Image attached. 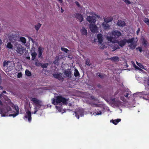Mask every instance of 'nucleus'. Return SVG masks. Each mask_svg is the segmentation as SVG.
<instances>
[{
	"mask_svg": "<svg viewBox=\"0 0 149 149\" xmlns=\"http://www.w3.org/2000/svg\"><path fill=\"white\" fill-rule=\"evenodd\" d=\"M140 31V29L139 28L138 29V30L137 31H136V33L137 34H138L139 33V32Z\"/></svg>",
	"mask_w": 149,
	"mask_h": 149,
	"instance_id": "54",
	"label": "nucleus"
},
{
	"mask_svg": "<svg viewBox=\"0 0 149 149\" xmlns=\"http://www.w3.org/2000/svg\"><path fill=\"white\" fill-rule=\"evenodd\" d=\"M75 3L77 5L78 7H80V5L79 4V2L78 1H75Z\"/></svg>",
	"mask_w": 149,
	"mask_h": 149,
	"instance_id": "49",
	"label": "nucleus"
},
{
	"mask_svg": "<svg viewBox=\"0 0 149 149\" xmlns=\"http://www.w3.org/2000/svg\"><path fill=\"white\" fill-rule=\"evenodd\" d=\"M2 92L1 94H0V98H1L2 97H3V96H5Z\"/></svg>",
	"mask_w": 149,
	"mask_h": 149,
	"instance_id": "51",
	"label": "nucleus"
},
{
	"mask_svg": "<svg viewBox=\"0 0 149 149\" xmlns=\"http://www.w3.org/2000/svg\"><path fill=\"white\" fill-rule=\"evenodd\" d=\"M119 47L118 45H115L113 47L112 52H114L117 49L119 48Z\"/></svg>",
	"mask_w": 149,
	"mask_h": 149,
	"instance_id": "31",
	"label": "nucleus"
},
{
	"mask_svg": "<svg viewBox=\"0 0 149 149\" xmlns=\"http://www.w3.org/2000/svg\"><path fill=\"white\" fill-rule=\"evenodd\" d=\"M0 111L1 112V116L3 117L8 116L9 111H11V109L9 106H7L4 108L1 109L0 107Z\"/></svg>",
	"mask_w": 149,
	"mask_h": 149,
	"instance_id": "3",
	"label": "nucleus"
},
{
	"mask_svg": "<svg viewBox=\"0 0 149 149\" xmlns=\"http://www.w3.org/2000/svg\"><path fill=\"white\" fill-rule=\"evenodd\" d=\"M19 113H13L9 115V116H13V117H15L19 114Z\"/></svg>",
	"mask_w": 149,
	"mask_h": 149,
	"instance_id": "39",
	"label": "nucleus"
},
{
	"mask_svg": "<svg viewBox=\"0 0 149 149\" xmlns=\"http://www.w3.org/2000/svg\"><path fill=\"white\" fill-rule=\"evenodd\" d=\"M135 68L136 69H137V70H140V71H141L142 70L140 68L138 67V66H135Z\"/></svg>",
	"mask_w": 149,
	"mask_h": 149,
	"instance_id": "48",
	"label": "nucleus"
},
{
	"mask_svg": "<svg viewBox=\"0 0 149 149\" xmlns=\"http://www.w3.org/2000/svg\"><path fill=\"white\" fill-rule=\"evenodd\" d=\"M31 55L32 57V60H33L36 58V56L37 55V53L34 52H32L31 53Z\"/></svg>",
	"mask_w": 149,
	"mask_h": 149,
	"instance_id": "23",
	"label": "nucleus"
},
{
	"mask_svg": "<svg viewBox=\"0 0 149 149\" xmlns=\"http://www.w3.org/2000/svg\"><path fill=\"white\" fill-rule=\"evenodd\" d=\"M20 41L23 43H25L26 42V40L24 37H21L20 38Z\"/></svg>",
	"mask_w": 149,
	"mask_h": 149,
	"instance_id": "32",
	"label": "nucleus"
},
{
	"mask_svg": "<svg viewBox=\"0 0 149 149\" xmlns=\"http://www.w3.org/2000/svg\"><path fill=\"white\" fill-rule=\"evenodd\" d=\"M26 58H27V59H29V60H30V57L29 56L28 57H26Z\"/></svg>",
	"mask_w": 149,
	"mask_h": 149,
	"instance_id": "61",
	"label": "nucleus"
},
{
	"mask_svg": "<svg viewBox=\"0 0 149 149\" xmlns=\"http://www.w3.org/2000/svg\"><path fill=\"white\" fill-rule=\"evenodd\" d=\"M22 74L21 72H19L18 73L17 75V77L18 78H20V77H22Z\"/></svg>",
	"mask_w": 149,
	"mask_h": 149,
	"instance_id": "44",
	"label": "nucleus"
},
{
	"mask_svg": "<svg viewBox=\"0 0 149 149\" xmlns=\"http://www.w3.org/2000/svg\"><path fill=\"white\" fill-rule=\"evenodd\" d=\"M25 74L28 77L31 76V72L27 69L25 71Z\"/></svg>",
	"mask_w": 149,
	"mask_h": 149,
	"instance_id": "24",
	"label": "nucleus"
},
{
	"mask_svg": "<svg viewBox=\"0 0 149 149\" xmlns=\"http://www.w3.org/2000/svg\"><path fill=\"white\" fill-rule=\"evenodd\" d=\"M104 22L108 23L111 22L113 20V18L112 17H105L104 18Z\"/></svg>",
	"mask_w": 149,
	"mask_h": 149,
	"instance_id": "18",
	"label": "nucleus"
},
{
	"mask_svg": "<svg viewBox=\"0 0 149 149\" xmlns=\"http://www.w3.org/2000/svg\"><path fill=\"white\" fill-rule=\"evenodd\" d=\"M2 93H5V94H6V93H6V91H3Z\"/></svg>",
	"mask_w": 149,
	"mask_h": 149,
	"instance_id": "60",
	"label": "nucleus"
},
{
	"mask_svg": "<svg viewBox=\"0 0 149 149\" xmlns=\"http://www.w3.org/2000/svg\"><path fill=\"white\" fill-rule=\"evenodd\" d=\"M109 59L115 62L118 61L119 60V58L116 56H114L113 57L109 58Z\"/></svg>",
	"mask_w": 149,
	"mask_h": 149,
	"instance_id": "21",
	"label": "nucleus"
},
{
	"mask_svg": "<svg viewBox=\"0 0 149 149\" xmlns=\"http://www.w3.org/2000/svg\"><path fill=\"white\" fill-rule=\"evenodd\" d=\"M117 24L119 26L123 27L125 24L124 21L122 20H118L117 23Z\"/></svg>",
	"mask_w": 149,
	"mask_h": 149,
	"instance_id": "15",
	"label": "nucleus"
},
{
	"mask_svg": "<svg viewBox=\"0 0 149 149\" xmlns=\"http://www.w3.org/2000/svg\"><path fill=\"white\" fill-rule=\"evenodd\" d=\"M52 104L54 105H57L58 103L61 102L63 103V104L67 105L68 104V99L63 97L61 96H57L56 99H53L52 100Z\"/></svg>",
	"mask_w": 149,
	"mask_h": 149,
	"instance_id": "2",
	"label": "nucleus"
},
{
	"mask_svg": "<svg viewBox=\"0 0 149 149\" xmlns=\"http://www.w3.org/2000/svg\"><path fill=\"white\" fill-rule=\"evenodd\" d=\"M31 100L33 102L36 104H39L40 103H42L41 101L39 100L38 99L35 98L31 97Z\"/></svg>",
	"mask_w": 149,
	"mask_h": 149,
	"instance_id": "16",
	"label": "nucleus"
},
{
	"mask_svg": "<svg viewBox=\"0 0 149 149\" xmlns=\"http://www.w3.org/2000/svg\"><path fill=\"white\" fill-rule=\"evenodd\" d=\"M72 104L71 103H69V104H68V106H72Z\"/></svg>",
	"mask_w": 149,
	"mask_h": 149,
	"instance_id": "59",
	"label": "nucleus"
},
{
	"mask_svg": "<svg viewBox=\"0 0 149 149\" xmlns=\"http://www.w3.org/2000/svg\"><path fill=\"white\" fill-rule=\"evenodd\" d=\"M74 16L77 18V19L81 23L83 21V17L81 14L75 13Z\"/></svg>",
	"mask_w": 149,
	"mask_h": 149,
	"instance_id": "10",
	"label": "nucleus"
},
{
	"mask_svg": "<svg viewBox=\"0 0 149 149\" xmlns=\"http://www.w3.org/2000/svg\"><path fill=\"white\" fill-rule=\"evenodd\" d=\"M42 103H40L39 104H36V107L37 108L39 109L40 108L41 106L42 105Z\"/></svg>",
	"mask_w": 149,
	"mask_h": 149,
	"instance_id": "40",
	"label": "nucleus"
},
{
	"mask_svg": "<svg viewBox=\"0 0 149 149\" xmlns=\"http://www.w3.org/2000/svg\"><path fill=\"white\" fill-rule=\"evenodd\" d=\"M6 46L7 48L9 49H12L13 47V45L10 42L7 43Z\"/></svg>",
	"mask_w": 149,
	"mask_h": 149,
	"instance_id": "28",
	"label": "nucleus"
},
{
	"mask_svg": "<svg viewBox=\"0 0 149 149\" xmlns=\"http://www.w3.org/2000/svg\"><path fill=\"white\" fill-rule=\"evenodd\" d=\"M74 113L75 116L79 119V116L82 117L84 115V111L82 109L78 108L75 109Z\"/></svg>",
	"mask_w": 149,
	"mask_h": 149,
	"instance_id": "4",
	"label": "nucleus"
},
{
	"mask_svg": "<svg viewBox=\"0 0 149 149\" xmlns=\"http://www.w3.org/2000/svg\"><path fill=\"white\" fill-rule=\"evenodd\" d=\"M37 110H35L34 111V112H33V114H36V113L37 112Z\"/></svg>",
	"mask_w": 149,
	"mask_h": 149,
	"instance_id": "57",
	"label": "nucleus"
},
{
	"mask_svg": "<svg viewBox=\"0 0 149 149\" xmlns=\"http://www.w3.org/2000/svg\"><path fill=\"white\" fill-rule=\"evenodd\" d=\"M121 120L120 119H118L114 120L112 119L110 120V122L116 125L118 123L120 122Z\"/></svg>",
	"mask_w": 149,
	"mask_h": 149,
	"instance_id": "17",
	"label": "nucleus"
},
{
	"mask_svg": "<svg viewBox=\"0 0 149 149\" xmlns=\"http://www.w3.org/2000/svg\"><path fill=\"white\" fill-rule=\"evenodd\" d=\"M61 74L60 73L59 74L58 73H54L53 74V75L54 77L58 79L60 81H63V78L61 75Z\"/></svg>",
	"mask_w": 149,
	"mask_h": 149,
	"instance_id": "7",
	"label": "nucleus"
},
{
	"mask_svg": "<svg viewBox=\"0 0 149 149\" xmlns=\"http://www.w3.org/2000/svg\"><path fill=\"white\" fill-rule=\"evenodd\" d=\"M16 51L18 53L22 54L23 52V49L22 46L21 45H18L17 47V49Z\"/></svg>",
	"mask_w": 149,
	"mask_h": 149,
	"instance_id": "13",
	"label": "nucleus"
},
{
	"mask_svg": "<svg viewBox=\"0 0 149 149\" xmlns=\"http://www.w3.org/2000/svg\"><path fill=\"white\" fill-rule=\"evenodd\" d=\"M63 73L67 77L71 78L72 77V74L71 72L68 70H64Z\"/></svg>",
	"mask_w": 149,
	"mask_h": 149,
	"instance_id": "12",
	"label": "nucleus"
},
{
	"mask_svg": "<svg viewBox=\"0 0 149 149\" xmlns=\"http://www.w3.org/2000/svg\"><path fill=\"white\" fill-rule=\"evenodd\" d=\"M61 50L66 53H67L69 51V50L63 47H61Z\"/></svg>",
	"mask_w": 149,
	"mask_h": 149,
	"instance_id": "36",
	"label": "nucleus"
},
{
	"mask_svg": "<svg viewBox=\"0 0 149 149\" xmlns=\"http://www.w3.org/2000/svg\"><path fill=\"white\" fill-rule=\"evenodd\" d=\"M44 50L43 48L41 46L39 47L38 48V57L39 58L42 57V55L43 51Z\"/></svg>",
	"mask_w": 149,
	"mask_h": 149,
	"instance_id": "11",
	"label": "nucleus"
},
{
	"mask_svg": "<svg viewBox=\"0 0 149 149\" xmlns=\"http://www.w3.org/2000/svg\"><path fill=\"white\" fill-rule=\"evenodd\" d=\"M127 4H130V2L128 0H124V1Z\"/></svg>",
	"mask_w": 149,
	"mask_h": 149,
	"instance_id": "46",
	"label": "nucleus"
},
{
	"mask_svg": "<svg viewBox=\"0 0 149 149\" xmlns=\"http://www.w3.org/2000/svg\"><path fill=\"white\" fill-rule=\"evenodd\" d=\"M107 47L104 45L102 44L100 47V48L102 49H104Z\"/></svg>",
	"mask_w": 149,
	"mask_h": 149,
	"instance_id": "43",
	"label": "nucleus"
},
{
	"mask_svg": "<svg viewBox=\"0 0 149 149\" xmlns=\"http://www.w3.org/2000/svg\"><path fill=\"white\" fill-rule=\"evenodd\" d=\"M102 25L104 29H108L110 27V26L107 24V23L105 22H103Z\"/></svg>",
	"mask_w": 149,
	"mask_h": 149,
	"instance_id": "20",
	"label": "nucleus"
},
{
	"mask_svg": "<svg viewBox=\"0 0 149 149\" xmlns=\"http://www.w3.org/2000/svg\"><path fill=\"white\" fill-rule=\"evenodd\" d=\"M49 65V63H48L42 64L41 66L43 68H47L48 66Z\"/></svg>",
	"mask_w": 149,
	"mask_h": 149,
	"instance_id": "29",
	"label": "nucleus"
},
{
	"mask_svg": "<svg viewBox=\"0 0 149 149\" xmlns=\"http://www.w3.org/2000/svg\"><path fill=\"white\" fill-rule=\"evenodd\" d=\"M139 50L140 52H142V49L141 47H139Z\"/></svg>",
	"mask_w": 149,
	"mask_h": 149,
	"instance_id": "55",
	"label": "nucleus"
},
{
	"mask_svg": "<svg viewBox=\"0 0 149 149\" xmlns=\"http://www.w3.org/2000/svg\"><path fill=\"white\" fill-rule=\"evenodd\" d=\"M85 64L88 65L90 66L91 65L89 59L88 58L86 60Z\"/></svg>",
	"mask_w": 149,
	"mask_h": 149,
	"instance_id": "26",
	"label": "nucleus"
},
{
	"mask_svg": "<svg viewBox=\"0 0 149 149\" xmlns=\"http://www.w3.org/2000/svg\"><path fill=\"white\" fill-rule=\"evenodd\" d=\"M136 64L137 65L139 66L140 68L143 69L145 70H146L145 69L144 67V65H142L141 63H138L137 62H136Z\"/></svg>",
	"mask_w": 149,
	"mask_h": 149,
	"instance_id": "34",
	"label": "nucleus"
},
{
	"mask_svg": "<svg viewBox=\"0 0 149 149\" xmlns=\"http://www.w3.org/2000/svg\"><path fill=\"white\" fill-rule=\"evenodd\" d=\"M2 41L1 40V39H0V45H1L2 44Z\"/></svg>",
	"mask_w": 149,
	"mask_h": 149,
	"instance_id": "62",
	"label": "nucleus"
},
{
	"mask_svg": "<svg viewBox=\"0 0 149 149\" xmlns=\"http://www.w3.org/2000/svg\"><path fill=\"white\" fill-rule=\"evenodd\" d=\"M143 44L145 45V46H146L148 44V42L146 40L145 38H143V42H142Z\"/></svg>",
	"mask_w": 149,
	"mask_h": 149,
	"instance_id": "30",
	"label": "nucleus"
},
{
	"mask_svg": "<svg viewBox=\"0 0 149 149\" xmlns=\"http://www.w3.org/2000/svg\"><path fill=\"white\" fill-rule=\"evenodd\" d=\"M35 64L37 66H39L41 65L42 64L39 62L36 61L35 62Z\"/></svg>",
	"mask_w": 149,
	"mask_h": 149,
	"instance_id": "41",
	"label": "nucleus"
},
{
	"mask_svg": "<svg viewBox=\"0 0 149 149\" xmlns=\"http://www.w3.org/2000/svg\"><path fill=\"white\" fill-rule=\"evenodd\" d=\"M81 34L83 35H86L87 34V31L86 29L83 27L81 30Z\"/></svg>",
	"mask_w": 149,
	"mask_h": 149,
	"instance_id": "19",
	"label": "nucleus"
},
{
	"mask_svg": "<svg viewBox=\"0 0 149 149\" xmlns=\"http://www.w3.org/2000/svg\"><path fill=\"white\" fill-rule=\"evenodd\" d=\"M9 63V62L8 61H5L3 62V66L4 67H5V66H8V63Z\"/></svg>",
	"mask_w": 149,
	"mask_h": 149,
	"instance_id": "42",
	"label": "nucleus"
},
{
	"mask_svg": "<svg viewBox=\"0 0 149 149\" xmlns=\"http://www.w3.org/2000/svg\"><path fill=\"white\" fill-rule=\"evenodd\" d=\"M112 35L115 38H118L121 36L122 34L120 31L116 30L112 32Z\"/></svg>",
	"mask_w": 149,
	"mask_h": 149,
	"instance_id": "6",
	"label": "nucleus"
},
{
	"mask_svg": "<svg viewBox=\"0 0 149 149\" xmlns=\"http://www.w3.org/2000/svg\"><path fill=\"white\" fill-rule=\"evenodd\" d=\"M96 111H95L94 113H93L94 114H95V115H101L102 114V112L100 111H98L99 110V109H95Z\"/></svg>",
	"mask_w": 149,
	"mask_h": 149,
	"instance_id": "27",
	"label": "nucleus"
},
{
	"mask_svg": "<svg viewBox=\"0 0 149 149\" xmlns=\"http://www.w3.org/2000/svg\"><path fill=\"white\" fill-rule=\"evenodd\" d=\"M137 40L136 39H135L134 38H132L128 40L124 39L123 40L118 41L117 43L121 47H123L126 42L128 44L130 43V44L128 46L130 49H134L137 46Z\"/></svg>",
	"mask_w": 149,
	"mask_h": 149,
	"instance_id": "1",
	"label": "nucleus"
},
{
	"mask_svg": "<svg viewBox=\"0 0 149 149\" xmlns=\"http://www.w3.org/2000/svg\"><path fill=\"white\" fill-rule=\"evenodd\" d=\"M147 84L149 86V77L147 79Z\"/></svg>",
	"mask_w": 149,
	"mask_h": 149,
	"instance_id": "53",
	"label": "nucleus"
},
{
	"mask_svg": "<svg viewBox=\"0 0 149 149\" xmlns=\"http://www.w3.org/2000/svg\"><path fill=\"white\" fill-rule=\"evenodd\" d=\"M103 37L102 35L100 33L98 34L97 35V38L98 39V42L99 44H101L103 42Z\"/></svg>",
	"mask_w": 149,
	"mask_h": 149,
	"instance_id": "14",
	"label": "nucleus"
},
{
	"mask_svg": "<svg viewBox=\"0 0 149 149\" xmlns=\"http://www.w3.org/2000/svg\"><path fill=\"white\" fill-rule=\"evenodd\" d=\"M120 99L121 100L124 101V97L123 96H121L120 97Z\"/></svg>",
	"mask_w": 149,
	"mask_h": 149,
	"instance_id": "52",
	"label": "nucleus"
},
{
	"mask_svg": "<svg viewBox=\"0 0 149 149\" xmlns=\"http://www.w3.org/2000/svg\"><path fill=\"white\" fill-rule=\"evenodd\" d=\"M87 20L90 23H95L96 21V18L94 16H89L86 18Z\"/></svg>",
	"mask_w": 149,
	"mask_h": 149,
	"instance_id": "5",
	"label": "nucleus"
},
{
	"mask_svg": "<svg viewBox=\"0 0 149 149\" xmlns=\"http://www.w3.org/2000/svg\"><path fill=\"white\" fill-rule=\"evenodd\" d=\"M111 100L113 103L115 104L116 103V101L114 98H111Z\"/></svg>",
	"mask_w": 149,
	"mask_h": 149,
	"instance_id": "45",
	"label": "nucleus"
},
{
	"mask_svg": "<svg viewBox=\"0 0 149 149\" xmlns=\"http://www.w3.org/2000/svg\"><path fill=\"white\" fill-rule=\"evenodd\" d=\"M13 107L16 111L17 113H19V108L17 106L14 105Z\"/></svg>",
	"mask_w": 149,
	"mask_h": 149,
	"instance_id": "35",
	"label": "nucleus"
},
{
	"mask_svg": "<svg viewBox=\"0 0 149 149\" xmlns=\"http://www.w3.org/2000/svg\"><path fill=\"white\" fill-rule=\"evenodd\" d=\"M41 25H42L41 24L38 23L35 26V29L37 31H38L39 30V29L41 26Z\"/></svg>",
	"mask_w": 149,
	"mask_h": 149,
	"instance_id": "22",
	"label": "nucleus"
},
{
	"mask_svg": "<svg viewBox=\"0 0 149 149\" xmlns=\"http://www.w3.org/2000/svg\"><path fill=\"white\" fill-rule=\"evenodd\" d=\"M97 87L100 88H103V86L100 85V84H98L97 85Z\"/></svg>",
	"mask_w": 149,
	"mask_h": 149,
	"instance_id": "47",
	"label": "nucleus"
},
{
	"mask_svg": "<svg viewBox=\"0 0 149 149\" xmlns=\"http://www.w3.org/2000/svg\"><path fill=\"white\" fill-rule=\"evenodd\" d=\"M34 109H35V110H37V111H38V108H37L36 107H35V108H34Z\"/></svg>",
	"mask_w": 149,
	"mask_h": 149,
	"instance_id": "56",
	"label": "nucleus"
},
{
	"mask_svg": "<svg viewBox=\"0 0 149 149\" xmlns=\"http://www.w3.org/2000/svg\"><path fill=\"white\" fill-rule=\"evenodd\" d=\"M1 76L0 75V85L1 84Z\"/></svg>",
	"mask_w": 149,
	"mask_h": 149,
	"instance_id": "58",
	"label": "nucleus"
},
{
	"mask_svg": "<svg viewBox=\"0 0 149 149\" xmlns=\"http://www.w3.org/2000/svg\"><path fill=\"white\" fill-rule=\"evenodd\" d=\"M135 94H135V93H134V95H135Z\"/></svg>",
	"mask_w": 149,
	"mask_h": 149,
	"instance_id": "64",
	"label": "nucleus"
},
{
	"mask_svg": "<svg viewBox=\"0 0 149 149\" xmlns=\"http://www.w3.org/2000/svg\"><path fill=\"white\" fill-rule=\"evenodd\" d=\"M24 117L26 118H28L29 121L30 122L31 120V112L29 110L27 111L26 112V114Z\"/></svg>",
	"mask_w": 149,
	"mask_h": 149,
	"instance_id": "8",
	"label": "nucleus"
},
{
	"mask_svg": "<svg viewBox=\"0 0 149 149\" xmlns=\"http://www.w3.org/2000/svg\"><path fill=\"white\" fill-rule=\"evenodd\" d=\"M129 95H130L129 93H126L124 95V96L125 97H126L127 98H128V96Z\"/></svg>",
	"mask_w": 149,
	"mask_h": 149,
	"instance_id": "50",
	"label": "nucleus"
},
{
	"mask_svg": "<svg viewBox=\"0 0 149 149\" xmlns=\"http://www.w3.org/2000/svg\"><path fill=\"white\" fill-rule=\"evenodd\" d=\"M107 39L108 41H110V42H113V37L111 36L109 37L107 36Z\"/></svg>",
	"mask_w": 149,
	"mask_h": 149,
	"instance_id": "33",
	"label": "nucleus"
},
{
	"mask_svg": "<svg viewBox=\"0 0 149 149\" xmlns=\"http://www.w3.org/2000/svg\"><path fill=\"white\" fill-rule=\"evenodd\" d=\"M58 1H60L61 2H62L63 1V0H58Z\"/></svg>",
	"mask_w": 149,
	"mask_h": 149,
	"instance_id": "63",
	"label": "nucleus"
},
{
	"mask_svg": "<svg viewBox=\"0 0 149 149\" xmlns=\"http://www.w3.org/2000/svg\"><path fill=\"white\" fill-rule=\"evenodd\" d=\"M97 74L98 76L101 78H103L104 77V74H102L101 73H97Z\"/></svg>",
	"mask_w": 149,
	"mask_h": 149,
	"instance_id": "37",
	"label": "nucleus"
},
{
	"mask_svg": "<svg viewBox=\"0 0 149 149\" xmlns=\"http://www.w3.org/2000/svg\"><path fill=\"white\" fill-rule=\"evenodd\" d=\"M89 29L93 33H95L97 31V27L95 25L91 24L89 25Z\"/></svg>",
	"mask_w": 149,
	"mask_h": 149,
	"instance_id": "9",
	"label": "nucleus"
},
{
	"mask_svg": "<svg viewBox=\"0 0 149 149\" xmlns=\"http://www.w3.org/2000/svg\"><path fill=\"white\" fill-rule=\"evenodd\" d=\"M144 22L147 25H149V19L148 18H146L144 20Z\"/></svg>",
	"mask_w": 149,
	"mask_h": 149,
	"instance_id": "38",
	"label": "nucleus"
},
{
	"mask_svg": "<svg viewBox=\"0 0 149 149\" xmlns=\"http://www.w3.org/2000/svg\"><path fill=\"white\" fill-rule=\"evenodd\" d=\"M74 75L75 77H77L80 75L77 69H75Z\"/></svg>",
	"mask_w": 149,
	"mask_h": 149,
	"instance_id": "25",
	"label": "nucleus"
}]
</instances>
